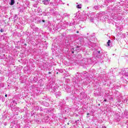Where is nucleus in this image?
I'll return each instance as SVG.
<instances>
[{"label":"nucleus","instance_id":"f257e3e1","mask_svg":"<svg viewBox=\"0 0 128 128\" xmlns=\"http://www.w3.org/2000/svg\"><path fill=\"white\" fill-rule=\"evenodd\" d=\"M50 0H44L42 2L44 3V4H46V6L48 4H50Z\"/></svg>","mask_w":128,"mask_h":128},{"label":"nucleus","instance_id":"f03ea898","mask_svg":"<svg viewBox=\"0 0 128 128\" xmlns=\"http://www.w3.org/2000/svg\"><path fill=\"white\" fill-rule=\"evenodd\" d=\"M10 6H14V0H11L10 2Z\"/></svg>","mask_w":128,"mask_h":128},{"label":"nucleus","instance_id":"7ed1b4c3","mask_svg":"<svg viewBox=\"0 0 128 128\" xmlns=\"http://www.w3.org/2000/svg\"><path fill=\"white\" fill-rule=\"evenodd\" d=\"M76 8H82V5L81 4H78Z\"/></svg>","mask_w":128,"mask_h":128},{"label":"nucleus","instance_id":"20e7f679","mask_svg":"<svg viewBox=\"0 0 128 128\" xmlns=\"http://www.w3.org/2000/svg\"><path fill=\"white\" fill-rule=\"evenodd\" d=\"M110 40H108V42H107V44L108 46H110Z\"/></svg>","mask_w":128,"mask_h":128},{"label":"nucleus","instance_id":"39448f33","mask_svg":"<svg viewBox=\"0 0 128 128\" xmlns=\"http://www.w3.org/2000/svg\"><path fill=\"white\" fill-rule=\"evenodd\" d=\"M5 96H6V98H7L8 97V94H6Z\"/></svg>","mask_w":128,"mask_h":128},{"label":"nucleus","instance_id":"423d86ee","mask_svg":"<svg viewBox=\"0 0 128 128\" xmlns=\"http://www.w3.org/2000/svg\"><path fill=\"white\" fill-rule=\"evenodd\" d=\"M100 51H98V54H100Z\"/></svg>","mask_w":128,"mask_h":128},{"label":"nucleus","instance_id":"0eeeda50","mask_svg":"<svg viewBox=\"0 0 128 128\" xmlns=\"http://www.w3.org/2000/svg\"><path fill=\"white\" fill-rule=\"evenodd\" d=\"M102 128H106V126H104Z\"/></svg>","mask_w":128,"mask_h":128},{"label":"nucleus","instance_id":"6e6552de","mask_svg":"<svg viewBox=\"0 0 128 128\" xmlns=\"http://www.w3.org/2000/svg\"><path fill=\"white\" fill-rule=\"evenodd\" d=\"M126 76H128V73L126 74Z\"/></svg>","mask_w":128,"mask_h":128},{"label":"nucleus","instance_id":"1a4fd4ad","mask_svg":"<svg viewBox=\"0 0 128 128\" xmlns=\"http://www.w3.org/2000/svg\"><path fill=\"white\" fill-rule=\"evenodd\" d=\"M104 102H106V100H104Z\"/></svg>","mask_w":128,"mask_h":128},{"label":"nucleus","instance_id":"9d476101","mask_svg":"<svg viewBox=\"0 0 128 128\" xmlns=\"http://www.w3.org/2000/svg\"><path fill=\"white\" fill-rule=\"evenodd\" d=\"M77 34H78V31H77Z\"/></svg>","mask_w":128,"mask_h":128},{"label":"nucleus","instance_id":"9b49d317","mask_svg":"<svg viewBox=\"0 0 128 128\" xmlns=\"http://www.w3.org/2000/svg\"><path fill=\"white\" fill-rule=\"evenodd\" d=\"M89 114H89V113H88V116Z\"/></svg>","mask_w":128,"mask_h":128},{"label":"nucleus","instance_id":"f8f14e48","mask_svg":"<svg viewBox=\"0 0 128 128\" xmlns=\"http://www.w3.org/2000/svg\"><path fill=\"white\" fill-rule=\"evenodd\" d=\"M43 22H44V20H43Z\"/></svg>","mask_w":128,"mask_h":128},{"label":"nucleus","instance_id":"ddd939ff","mask_svg":"<svg viewBox=\"0 0 128 128\" xmlns=\"http://www.w3.org/2000/svg\"><path fill=\"white\" fill-rule=\"evenodd\" d=\"M72 52V54H74V52Z\"/></svg>","mask_w":128,"mask_h":128},{"label":"nucleus","instance_id":"4468645a","mask_svg":"<svg viewBox=\"0 0 128 128\" xmlns=\"http://www.w3.org/2000/svg\"><path fill=\"white\" fill-rule=\"evenodd\" d=\"M98 106H100V104H98Z\"/></svg>","mask_w":128,"mask_h":128}]
</instances>
